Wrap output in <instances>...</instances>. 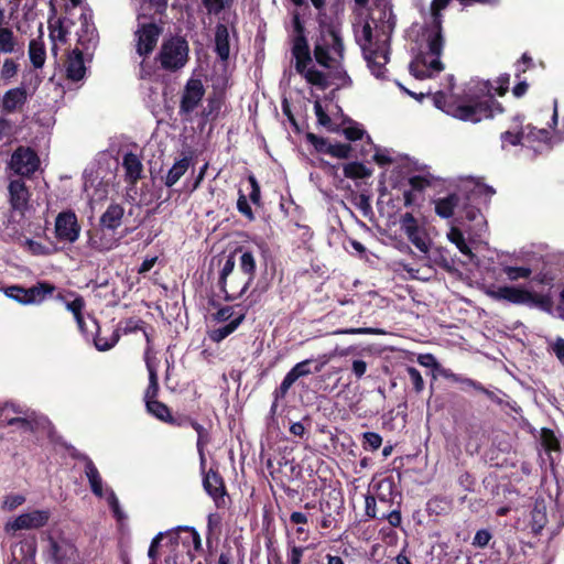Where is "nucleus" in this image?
<instances>
[{
    "label": "nucleus",
    "instance_id": "58",
    "mask_svg": "<svg viewBox=\"0 0 564 564\" xmlns=\"http://www.w3.org/2000/svg\"><path fill=\"white\" fill-rule=\"evenodd\" d=\"M491 539L488 530H478L474 536L473 544L478 547H485Z\"/></svg>",
    "mask_w": 564,
    "mask_h": 564
},
{
    "label": "nucleus",
    "instance_id": "14",
    "mask_svg": "<svg viewBox=\"0 0 564 564\" xmlns=\"http://www.w3.org/2000/svg\"><path fill=\"white\" fill-rule=\"evenodd\" d=\"M509 82L510 76L502 74L497 78L496 86L489 80H477L469 90L471 91L475 102H482L490 96L495 102L499 104L495 100L492 91L495 90L500 96L505 95L509 88Z\"/></svg>",
    "mask_w": 564,
    "mask_h": 564
},
{
    "label": "nucleus",
    "instance_id": "63",
    "mask_svg": "<svg viewBox=\"0 0 564 564\" xmlns=\"http://www.w3.org/2000/svg\"><path fill=\"white\" fill-rule=\"evenodd\" d=\"M203 4L210 14H217L224 9V0H203Z\"/></svg>",
    "mask_w": 564,
    "mask_h": 564
},
{
    "label": "nucleus",
    "instance_id": "62",
    "mask_svg": "<svg viewBox=\"0 0 564 564\" xmlns=\"http://www.w3.org/2000/svg\"><path fill=\"white\" fill-rule=\"evenodd\" d=\"M365 512L369 518H376L377 516V500L373 496L365 497Z\"/></svg>",
    "mask_w": 564,
    "mask_h": 564
},
{
    "label": "nucleus",
    "instance_id": "41",
    "mask_svg": "<svg viewBox=\"0 0 564 564\" xmlns=\"http://www.w3.org/2000/svg\"><path fill=\"white\" fill-rule=\"evenodd\" d=\"M85 307L84 299L76 294L72 301L66 302V308L74 314L76 323L80 329H83L84 318L82 312Z\"/></svg>",
    "mask_w": 564,
    "mask_h": 564
},
{
    "label": "nucleus",
    "instance_id": "7",
    "mask_svg": "<svg viewBox=\"0 0 564 564\" xmlns=\"http://www.w3.org/2000/svg\"><path fill=\"white\" fill-rule=\"evenodd\" d=\"M39 166L40 159L37 154L28 147L17 148L8 162V169L22 177H31Z\"/></svg>",
    "mask_w": 564,
    "mask_h": 564
},
{
    "label": "nucleus",
    "instance_id": "38",
    "mask_svg": "<svg viewBox=\"0 0 564 564\" xmlns=\"http://www.w3.org/2000/svg\"><path fill=\"white\" fill-rule=\"evenodd\" d=\"M550 140L551 134L546 129H536L528 126L524 130L523 141L528 144H533L534 142L549 144Z\"/></svg>",
    "mask_w": 564,
    "mask_h": 564
},
{
    "label": "nucleus",
    "instance_id": "39",
    "mask_svg": "<svg viewBox=\"0 0 564 564\" xmlns=\"http://www.w3.org/2000/svg\"><path fill=\"white\" fill-rule=\"evenodd\" d=\"M145 405H147L148 412L151 413L156 419H159L163 422H170V423L173 422L171 412L164 403H162L158 400H151V401H148L145 403Z\"/></svg>",
    "mask_w": 564,
    "mask_h": 564
},
{
    "label": "nucleus",
    "instance_id": "27",
    "mask_svg": "<svg viewBox=\"0 0 564 564\" xmlns=\"http://www.w3.org/2000/svg\"><path fill=\"white\" fill-rule=\"evenodd\" d=\"M86 73V67L83 58V54L79 50H74L67 58L66 63V74L67 77L72 80H80L84 78Z\"/></svg>",
    "mask_w": 564,
    "mask_h": 564
},
{
    "label": "nucleus",
    "instance_id": "53",
    "mask_svg": "<svg viewBox=\"0 0 564 564\" xmlns=\"http://www.w3.org/2000/svg\"><path fill=\"white\" fill-rule=\"evenodd\" d=\"M24 247L28 251H30L34 256H45L48 254V249L43 246L41 242H37L33 239H25L24 240Z\"/></svg>",
    "mask_w": 564,
    "mask_h": 564
},
{
    "label": "nucleus",
    "instance_id": "6",
    "mask_svg": "<svg viewBox=\"0 0 564 564\" xmlns=\"http://www.w3.org/2000/svg\"><path fill=\"white\" fill-rule=\"evenodd\" d=\"M188 52V43L184 39L171 37L162 44L158 58L163 69L175 72L186 65Z\"/></svg>",
    "mask_w": 564,
    "mask_h": 564
},
{
    "label": "nucleus",
    "instance_id": "36",
    "mask_svg": "<svg viewBox=\"0 0 564 564\" xmlns=\"http://www.w3.org/2000/svg\"><path fill=\"white\" fill-rule=\"evenodd\" d=\"M192 426H193V429L197 433L196 446H197V451H198V454H199L200 466H202V468H204L205 464H206L204 448L210 442V436H209L208 431L203 425H200L199 423L192 422Z\"/></svg>",
    "mask_w": 564,
    "mask_h": 564
},
{
    "label": "nucleus",
    "instance_id": "40",
    "mask_svg": "<svg viewBox=\"0 0 564 564\" xmlns=\"http://www.w3.org/2000/svg\"><path fill=\"white\" fill-rule=\"evenodd\" d=\"M119 340V334L117 330H111L108 336H104L101 332H98L94 343L99 351H106L111 349Z\"/></svg>",
    "mask_w": 564,
    "mask_h": 564
},
{
    "label": "nucleus",
    "instance_id": "28",
    "mask_svg": "<svg viewBox=\"0 0 564 564\" xmlns=\"http://www.w3.org/2000/svg\"><path fill=\"white\" fill-rule=\"evenodd\" d=\"M55 286L47 282H39L32 288L25 289V304L42 303L47 296L52 295Z\"/></svg>",
    "mask_w": 564,
    "mask_h": 564
},
{
    "label": "nucleus",
    "instance_id": "2",
    "mask_svg": "<svg viewBox=\"0 0 564 564\" xmlns=\"http://www.w3.org/2000/svg\"><path fill=\"white\" fill-rule=\"evenodd\" d=\"M395 17L388 1H381L370 13V19L356 32L367 66L379 79L386 78V65L390 55V39Z\"/></svg>",
    "mask_w": 564,
    "mask_h": 564
},
{
    "label": "nucleus",
    "instance_id": "54",
    "mask_svg": "<svg viewBox=\"0 0 564 564\" xmlns=\"http://www.w3.org/2000/svg\"><path fill=\"white\" fill-rule=\"evenodd\" d=\"M4 293L8 297L13 299L21 304H25V294L28 293L24 288L12 285L7 288Z\"/></svg>",
    "mask_w": 564,
    "mask_h": 564
},
{
    "label": "nucleus",
    "instance_id": "19",
    "mask_svg": "<svg viewBox=\"0 0 564 564\" xmlns=\"http://www.w3.org/2000/svg\"><path fill=\"white\" fill-rule=\"evenodd\" d=\"M205 491L213 498L217 508L226 506V489L220 475L214 470L205 474L203 479Z\"/></svg>",
    "mask_w": 564,
    "mask_h": 564
},
{
    "label": "nucleus",
    "instance_id": "25",
    "mask_svg": "<svg viewBox=\"0 0 564 564\" xmlns=\"http://www.w3.org/2000/svg\"><path fill=\"white\" fill-rule=\"evenodd\" d=\"M123 215L124 208L120 204L112 203L100 216L99 225L116 231L122 224Z\"/></svg>",
    "mask_w": 564,
    "mask_h": 564
},
{
    "label": "nucleus",
    "instance_id": "46",
    "mask_svg": "<svg viewBox=\"0 0 564 564\" xmlns=\"http://www.w3.org/2000/svg\"><path fill=\"white\" fill-rule=\"evenodd\" d=\"M364 448L370 451H377L382 444V437L375 432H366L362 435Z\"/></svg>",
    "mask_w": 564,
    "mask_h": 564
},
{
    "label": "nucleus",
    "instance_id": "13",
    "mask_svg": "<svg viewBox=\"0 0 564 564\" xmlns=\"http://www.w3.org/2000/svg\"><path fill=\"white\" fill-rule=\"evenodd\" d=\"M29 213L8 209L0 225V237L4 241H18L23 237V229Z\"/></svg>",
    "mask_w": 564,
    "mask_h": 564
},
{
    "label": "nucleus",
    "instance_id": "37",
    "mask_svg": "<svg viewBox=\"0 0 564 564\" xmlns=\"http://www.w3.org/2000/svg\"><path fill=\"white\" fill-rule=\"evenodd\" d=\"M239 273L249 281H253L256 272V260L251 252L243 251L240 256Z\"/></svg>",
    "mask_w": 564,
    "mask_h": 564
},
{
    "label": "nucleus",
    "instance_id": "4",
    "mask_svg": "<svg viewBox=\"0 0 564 564\" xmlns=\"http://www.w3.org/2000/svg\"><path fill=\"white\" fill-rule=\"evenodd\" d=\"M433 102L435 107L452 117L473 123L492 118L496 113L502 112L501 105L495 102L490 96L482 102H475L473 95H470L468 104L455 105L447 102L446 96L438 91L433 95Z\"/></svg>",
    "mask_w": 564,
    "mask_h": 564
},
{
    "label": "nucleus",
    "instance_id": "45",
    "mask_svg": "<svg viewBox=\"0 0 564 564\" xmlns=\"http://www.w3.org/2000/svg\"><path fill=\"white\" fill-rule=\"evenodd\" d=\"M344 174L349 178H362L367 175V171L362 164L354 162L344 166Z\"/></svg>",
    "mask_w": 564,
    "mask_h": 564
},
{
    "label": "nucleus",
    "instance_id": "31",
    "mask_svg": "<svg viewBox=\"0 0 564 564\" xmlns=\"http://www.w3.org/2000/svg\"><path fill=\"white\" fill-rule=\"evenodd\" d=\"M459 200L460 198L457 194L440 198L435 202V213L442 218H449L458 207Z\"/></svg>",
    "mask_w": 564,
    "mask_h": 564
},
{
    "label": "nucleus",
    "instance_id": "9",
    "mask_svg": "<svg viewBox=\"0 0 564 564\" xmlns=\"http://www.w3.org/2000/svg\"><path fill=\"white\" fill-rule=\"evenodd\" d=\"M51 518V512L47 509L32 510L22 513L15 519L8 521L4 525L7 532H17L20 530H34L45 527Z\"/></svg>",
    "mask_w": 564,
    "mask_h": 564
},
{
    "label": "nucleus",
    "instance_id": "11",
    "mask_svg": "<svg viewBox=\"0 0 564 564\" xmlns=\"http://www.w3.org/2000/svg\"><path fill=\"white\" fill-rule=\"evenodd\" d=\"M205 88L200 79L189 78L182 91L180 101V115L188 117L202 102Z\"/></svg>",
    "mask_w": 564,
    "mask_h": 564
},
{
    "label": "nucleus",
    "instance_id": "55",
    "mask_svg": "<svg viewBox=\"0 0 564 564\" xmlns=\"http://www.w3.org/2000/svg\"><path fill=\"white\" fill-rule=\"evenodd\" d=\"M237 208L238 210L246 216L249 220L253 219V213L252 209L247 200V197L245 194L240 192V195L237 200Z\"/></svg>",
    "mask_w": 564,
    "mask_h": 564
},
{
    "label": "nucleus",
    "instance_id": "56",
    "mask_svg": "<svg viewBox=\"0 0 564 564\" xmlns=\"http://www.w3.org/2000/svg\"><path fill=\"white\" fill-rule=\"evenodd\" d=\"M235 258L234 256H228V258L225 261V264L220 271V278L219 281H226L227 278L231 276L236 272L235 270Z\"/></svg>",
    "mask_w": 564,
    "mask_h": 564
},
{
    "label": "nucleus",
    "instance_id": "16",
    "mask_svg": "<svg viewBox=\"0 0 564 564\" xmlns=\"http://www.w3.org/2000/svg\"><path fill=\"white\" fill-rule=\"evenodd\" d=\"M88 246L97 252H107L118 247L120 238L116 231L106 227H99L88 231Z\"/></svg>",
    "mask_w": 564,
    "mask_h": 564
},
{
    "label": "nucleus",
    "instance_id": "49",
    "mask_svg": "<svg viewBox=\"0 0 564 564\" xmlns=\"http://www.w3.org/2000/svg\"><path fill=\"white\" fill-rule=\"evenodd\" d=\"M406 372L415 392L420 393L424 389V380L420 371L414 367H408Z\"/></svg>",
    "mask_w": 564,
    "mask_h": 564
},
{
    "label": "nucleus",
    "instance_id": "47",
    "mask_svg": "<svg viewBox=\"0 0 564 564\" xmlns=\"http://www.w3.org/2000/svg\"><path fill=\"white\" fill-rule=\"evenodd\" d=\"M305 547L297 546L294 543H289V550H288V563L289 564H301L303 554H304Z\"/></svg>",
    "mask_w": 564,
    "mask_h": 564
},
{
    "label": "nucleus",
    "instance_id": "10",
    "mask_svg": "<svg viewBox=\"0 0 564 564\" xmlns=\"http://www.w3.org/2000/svg\"><path fill=\"white\" fill-rule=\"evenodd\" d=\"M80 225L75 213L62 212L57 215L54 225L55 237L58 241L74 243L80 235Z\"/></svg>",
    "mask_w": 564,
    "mask_h": 564
},
{
    "label": "nucleus",
    "instance_id": "34",
    "mask_svg": "<svg viewBox=\"0 0 564 564\" xmlns=\"http://www.w3.org/2000/svg\"><path fill=\"white\" fill-rule=\"evenodd\" d=\"M245 319V314H239L234 319H231L227 325L221 326L219 328L213 329L209 333V338L215 343H220L224 340L227 336H229L231 333H234L238 326L242 323Z\"/></svg>",
    "mask_w": 564,
    "mask_h": 564
},
{
    "label": "nucleus",
    "instance_id": "20",
    "mask_svg": "<svg viewBox=\"0 0 564 564\" xmlns=\"http://www.w3.org/2000/svg\"><path fill=\"white\" fill-rule=\"evenodd\" d=\"M252 282L246 279L241 273L236 272L226 281H219L220 289L225 293L227 301H234L241 297Z\"/></svg>",
    "mask_w": 564,
    "mask_h": 564
},
{
    "label": "nucleus",
    "instance_id": "35",
    "mask_svg": "<svg viewBox=\"0 0 564 564\" xmlns=\"http://www.w3.org/2000/svg\"><path fill=\"white\" fill-rule=\"evenodd\" d=\"M19 70L20 65L15 59L4 58L0 65V82L2 85H9L18 76Z\"/></svg>",
    "mask_w": 564,
    "mask_h": 564
},
{
    "label": "nucleus",
    "instance_id": "29",
    "mask_svg": "<svg viewBox=\"0 0 564 564\" xmlns=\"http://www.w3.org/2000/svg\"><path fill=\"white\" fill-rule=\"evenodd\" d=\"M215 51L221 61H227L230 53L229 31L225 24H218L215 32Z\"/></svg>",
    "mask_w": 564,
    "mask_h": 564
},
{
    "label": "nucleus",
    "instance_id": "5",
    "mask_svg": "<svg viewBox=\"0 0 564 564\" xmlns=\"http://www.w3.org/2000/svg\"><path fill=\"white\" fill-rule=\"evenodd\" d=\"M78 458L83 459L84 473L89 482L91 492L98 498H105L109 507L111 508L113 516L117 519H122L123 513L120 509L119 500L111 488L104 486L101 475L93 460L86 455H79Z\"/></svg>",
    "mask_w": 564,
    "mask_h": 564
},
{
    "label": "nucleus",
    "instance_id": "21",
    "mask_svg": "<svg viewBox=\"0 0 564 564\" xmlns=\"http://www.w3.org/2000/svg\"><path fill=\"white\" fill-rule=\"evenodd\" d=\"M29 94L24 85L10 88L4 93L1 100L2 110L11 113L21 110L28 102Z\"/></svg>",
    "mask_w": 564,
    "mask_h": 564
},
{
    "label": "nucleus",
    "instance_id": "3",
    "mask_svg": "<svg viewBox=\"0 0 564 564\" xmlns=\"http://www.w3.org/2000/svg\"><path fill=\"white\" fill-rule=\"evenodd\" d=\"M451 0H433L430 7V21L425 23L420 35V54L410 64L411 74L420 79L443 70L440 59L444 46L442 35L441 11Z\"/></svg>",
    "mask_w": 564,
    "mask_h": 564
},
{
    "label": "nucleus",
    "instance_id": "57",
    "mask_svg": "<svg viewBox=\"0 0 564 564\" xmlns=\"http://www.w3.org/2000/svg\"><path fill=\"white\" fill-rule=\"evenodd\" d=\"M314 111H315V115H316V118H317V121L319 124H322L324 127H328L330 124V118L323 109L319 100H316L314 102Z\"/></svg>",
    "mask_w": 564,
    "mask_h": 564
},
{
    "label": "nucleus",
    "instance_id": "12",
    "mask_svg": "<svg viewBox=\"0 0 564 564\" xmlns=\"http://www.w3.org/2000/svg\"><path fill=\"white\" fill-rule=\"evenodd\" d=\"M400 226L408 239L422 253L426 254L430 251L431 241L427 237V234L425 229L419 225L417 220L411 213H405L401 216Z\"/></svg>",
    "mask_w": 564,
    "mask_h": 564
},
{
    "label": "nucleus",
    "instance_id": "33",
    "mask_svg": "<svg viewBox=\"0 0 564 564\" xmlns=\"http://www.w3.org/2000/svg\"><path fill=\"white\" fill-rule=\"evenodd\" d=\"M191 164V160L188 158H182L176 161L172 167L169 170L165 176V185L167 187H172L177 181L186 173Z\"/></svg>",
    "mask_w": 564,
    "mask_h": 564
},
{
    "label": "nucleus",
    "instance_id": "26",
    "mask_svg": "<svg viewBox=\"0 0 564 564\" xmlns=\"http://www.w3.org/2000/svg\"><path fill=\"white\" fill-rule=\"evenodd\" d=\"M122 166L124 169L126 180L135 184L141 178L143 172V165L140 158L134 153H127L123 156Z\"/></svg>",
    "mask_w": 564,
    "mask_h": 564
},
{
    "label": "nucleus",
    "instance_id": "32",
    "mask_svg": "<svg viewBox=\"0 0 564 564\" xmlns=\"http://www.w3.org/2000/svg\"><path fill=\"white\" fill-rule=\"evenodd\" d=\"M17 52L22 53V47L19 44L12 30L0 26V53L13 54Z\"/></svg>",
    "mask_w": 564,
    "mask_h": 564
},
{
    "label": "nucleus",
    "instance_id": "48",
    "mask_svg": "<svg viewBox=\"0 0 564 564\" xmlns=\"http://www.w3.org/2000/svg\"><path fill=\"white\" fill-rule=\"evenodd\" d=\"M524 131L522 132H511L506 131L501 133V144L502 148H506L507 145H518L523 140Z\"/></svg>",
    "mask_w": 564,
    "mask_h": 564
},
{
    "label": "nucleus",
    "instance_id": "15",
    "mask_svg": "<svg viewBox=\"0 0 564 564\" xmlns=\"http://www.w3.org/2000/svg\"><path fill=\"white\" fill-rule=\"evenodd\" d=\"M485 294L496 301H507L513 304H523L531 300V293L514 286L489 285L484 290Z\"/></svg>",
    "mask_w": 564,
    "mask_h": 564
},
{
    "label": "nucleus",
    "instance_id": "24",
    "mask_svg": "<svg viewBox=\"0 0 564 564\" xmlns=\"http://www.w3.org/2000/svg\"><path fill=\"white\" fill-rule=\"evenodd\" d=\"M145 365L149 371V386L144 392L145 403L151 400H156L159 392V379H158V362L154 357L150 356L149 350L145 352Z\"/></svg>",
    "mask_w": 564,
    "mask_h": 564
},
{
    "label": "nucleus",
    "instance_id": "43",
    "mask_svg": "<svg viewBox=\"0 0 564 564\" xmlns=\"http://www.w3.org/2000/svg\"><path fill=\"white\" fill-rule=\"evenodd\" d=\"M447 238L463 254L471 257V250L466 243L463 232L458 228H451L447 234Z\"/></svg>",
    "mask_w": 564,
    "mask_h": 564
},
{
    "label": "nucleus",
    "instance_id": "44",
    "mask_svg": "<svg viewBox=\"0 0 564 564\" xmlns=\"http://www.w3.org/2000/svg\"><path fill=\"white\" fill-rule=\"evenodd\" d=\"M502 271L507 275L508 280H510V281L528 279L532 273V270L529 267L506 265L502 268Z\"/></svg>",
    "mask_w": 564,
    "mask_h": 564
},
{
    "label": "nucleus",
    "instance_id": "22",
    "mask_svg": "<svg viewBox=\"0 0 564 564\" xmlns=\"http://www.w3.org/2000/svg\"><path fill=\"white\" fill-rule=\"evenodd\" d=\"M51 555L55 564H75L77 550L73 543L66 540H51Z\"/></svg>",
    "mask_w": 564,
    "mask_h": 564
},
{
    "label": "nucleus",
    "instance_id": "52",
    "mask_svg": "<svg viewBox=\"0 0 564 564\" xmlns=\"http://www.w3.org/2000/svg\"><path fill=\"white\" fill-rule=\"evenodd\" d=\"M25 502V497L22 495H9L6 496L2 508L8 511H12L19 506L23 505Z\"/></svg>",
    "mask_w": 564,
    "mask_h": 564
},
{
    "label": "nucleus",
    "instance_id": "1",
    "mask_svg": "<svg viewBox=\"0 0 564 564\" xmlns=\"http://www.w3.org/2000/svg\"><path fill=\"white\" fill-rule=\"evenodd\" d=\"M292 56L296 72L317 89L324 90L334 86L345 88L351 85V79L341 66L344 44L339 30L333 24H319V34L314 41V59L311 56L304 25L299 13L293 15Z\"/></svg>",
    "mask_w": 564,
    "mask_h": 564
},
{
    "label": "nucleus",
    "instance_id": "64",
    "mask_svg": "<svg viewBox=\"0 0 564 564\" xmlns=\"http://www.w3.org/2000/svg\"><path fill=\"white\" fill-rule=\"evenodd\" d=\"M347 139L351 141L360 140L364 135V130L359 126H349L344 129Z\"/></svg>",
    "mask_w": 564,
    "mask_h": 564
},
{
    "label": "nucleus",
    "instance_id": "17",
    "mask_svg": "<svg viewBox=\"0 0 564 564\" xmlns=\"http://www.w3.org/2000/svg\"><path fill=\"white\" fill-rule=\"evenodd\" d=\"M161 29L154 23H142L135 31L137 53L140 56L149 55L155 47Z\"/></svg>",
    "mask_w": 564,
    "mask_h": 564
},
{
    "label": "nucleus",
    "instance_id": "60",
    "mask_svg": "<svg viewBox=\"0 0 564 564\" xmlns=\"http://www.w3.org/2000/svg\"><path fill=\"white\" fill-rule=\"evenodd\" d=\"M373 160L379 164V165H387V164H390L394 161V159L392 158L391 155V152L387 149L384 150H377L375 155H373Z\"/></svg>",
    "mask_w": 564,
    "mask_h": 564
},
{
    "label": "nucleus",
    "instance_id": "59",
    "mask_svg": "<svg viewBox=\"0 0 564 564\" xmlns=\"http://www.w3.org/2000/svg\"><path fill=\"white\" fill-rule=\"evenodd\" d=\"M551 350L556 356L558 361L564 366V338L557 337L551 344Z\"/></svg>",
    "mask_w": 564,
    "mask_h": 564
},
{
    "label": "nucleus",
    "instance_id": "18",
    "mask_svg": "<svg viewBox=\"0 0 564 564\" xmlns=\"http://www.w3.org/2000/svg\"><path fill=\"white\" fill-rule=\"evenodd\" d=\"M311 362L312 359L300 361L285 375L280 387L273 392L275 402L285 398L288 391L299 378L308 376L312 372L308 367Z\"/></svg>",
    "mask_w": 564,
    "mask_h": 564
},
{
    "label": "nucleus",
    "instance_id": "42",
    "mask_svg": "<svg viewBox=\"0 0 564 564\" xmlns=\"http://www.w3.org/2000/svg\"><path fill=\"white\" fill-rule=\"evenodd\" d=\"M11 409L15 413H21L19 409H17L13 404H6L0 414V422H2L3 425H19L23 429H29L30 423L23 419V417H9L4 413Z\"/></svg>",
    "mask_w": 564,
    "mask_h": 564
},
{
    "label": "nucleus",
    "instance_id": "51",
    "mask_svg": "<svg viewBox=\"0 0 564 564\" xmlns=\"http://www.w3.org/2000/svg\"><path fill=\"white\" fill-rule=\"evenodd\" d=\"M221 108V98L217 95L207 99V107L204 109L205 117H215Z\"/></svg>",
    "mask_w": 564,
    "mask_h": 564
},
{
    "label": "nucleus",
    "instance_id": "8",
    "mask_svg": "<svg viewBox=\"0 0 564 564\" xmlns=\"http://www.w3.org/2000/svg\"><path fill=\"white\" fill-rule=\"evenodd\" d=\"M7 200L10 209L30 213L31 192L22 178H10L7 185Z\"/></svg>",
    "mask_w": 564,
    "mask_h": 564
},
{
    "label": "nucleus",
    "instance_id": "61",
    "mask_svg": "<svg viewBox=\"0 0 564 564\" xmlns=\"http://www.w3.org/2000/svg\"><path fill=\"white\" fill-rule=\"evenodd\" d=\"M368 365L365 360L355 359L351 362V371L357 379H361L366 373Z\"/></svg>",
    "mask_w": 564,
    "mask_h": 564
},
{
    "label": "nucleus",
    "instance_id": "30",
    "mask_svg": "<svg viewBox=\"0 0 564 564\" xmlns=\"http://www.w3.org/2000/svg\"><path fill=\"white\" fill-rule=\"evenodd\" d=\"M29 57L34 68H42L44 66L46 52L42 35L31 40L29 44Z\"/></svg>",
    "mask_w": 564,
    "mask_h": 564
},
{
    "label": "nucleus",
    "instance_id": "23",
    "mask_svg": "<svg viewBox=\"0 0 564 564\" xmlns=\"http://www.w3.org/2000/svg\"><path fill=\"white\" fill-rule=\"evenodd\" d=\"M78 42L84 48L94 47L97 42V31L91 22V14L83 12L80 14V29L77 31Z\"/></svg>",
    "mask_w": 564,
    "mask_h": 564
},
{
    "label": "nucleus",
    "instance_id": "50",
    "mask_svg": "<svg viewBox=\"0 0 564 564\" xmlns=\"http://www.w3.org/2000/svg\"><path fill=\"white\" fill-rule=\"evenodd\" d=\"M382 332L371 327H358V328H341L333 332L334 335H368V334H381Z\"/></svg>",
    "mask_w": 564,
    "mask_h": 564
}]
</instances>
